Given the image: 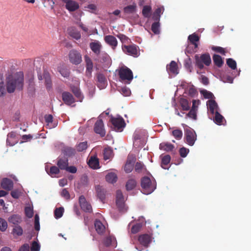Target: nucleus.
Segmentation results:
<instances>
[{"instance_id": "nucleus-35", "label": "nucleus", "mask_w": 251, "mask_h": 251, "mask_svg": "<svg viewBox=\"0 0 251 251\" xmlns=\"http://www.w3.org/2000/svg\"><path fill=\"white\" fill-rule=\"evenodd\" d=\"M201 62L206 66H209L211 62L210 55L208 53L203 54L200 57Z\"/></svg>"}, {"instance_id": "nucleus-28", "label": "nucleus", "mask_w": 251, "mask_h": 251, "mask_svg": "<svg viewBox=\"0 0 251 251\" xmlns=\"http://www.w3.org/2000/svg\"><path fill=\"white\" fill-rule=\"evenodd\" d=\"M11 233L15 237H19L23 235V229L22 227L19 225L15 226L13 228Z\"/></svg>"}, {"instance_id": "nucleus-60", "label": "nucleus", "mask_w": 251, "mask_h": 251, "mask_svg": "<svg viewBox=\"0 0 251 251\" xmlns=\"http://www.w3.org/2000/svg\"><path fill=\"white\" fill-rule=\"evenodd\" d=\"M25 214L28 218H32L33 215V209L30 207H26L25 208Z\"/></svg>"}, {"instance_id": "nucleus-63", "label": "nucleus", "mask_w": 251, "mask_h": 251, "mask_svg": "<svg viewBox=\"0 0 251 251\" xmlns=\"http://www.w3.org/2000/svg\"><path fill=\"white\" fill-rule=\"evenodd\" d=\"M40 245L36 241H33L31 245V251H39Z\"/></svg>"}, {"instance_id": "nucleus-24", "label": "nucleus", "mask_w": 251, "mask_h": 251, "mask_svg": "<svg viewBox=\"0 0 251 251\" xmlns=\"http://www.w3.org/2000/svg\"><path fill=\"white\" fill-rule=\"evenodd\" d=\"M90 48L96 55H99L100 52L101 45L99 42H92L90 44Z\"/></svg>"}, {"instance_id": "nucleus-10", "label": "nucleus", "mask_w": 251, "mask_h": 251, "mask_svg": "<svg viewBox=\"0 0 251 251\" xmlns=\"http://www.w3.org/2000/svg\"><path fill=\"white\" fill-rule=\"evenodd\" d=\"M79 203L82 210L88 213L92 212V208L91 204L86 201L84 196L81 195L79 197Z\"/></svg>"}, {"instance_id": "nucleus-51", "label": "nucleus", "mask_w": 251, "mask_h": 251, "mask_svg": "<svg viewBox=\"0 0 251 251\" xmlns=\"http://www.w3.org/2000/svg\"><path fill=\"white\" fill-rule=\"evenodd\" d=\"M172 134L177 140H180L182 137V131L180 129H175L172 131Z\"/></svg>"}, {"instance_id": "nucleus-15", "label": "nucleus", "mask_w": 251, "mask_h": 251, "mask_svg": "<svg viewBox=\"0 0 251 251\" xmlns=\"http://www.w3.org/2000/svg\"><path fill=\"white\" fill-rule=\"evenodd\" d=\"M0 186L2 188L6 191H10L13 188V182L9 178H3L1 181Z\"/></svg>"}, {"instance_id": "nucleus-64", "label": "nucleus", "mask_w": 251, "mask_h": 251, "mask_svg": "<svg viewBox=\"0 0 251 251\" xmlns=\"http://www.w3.org/2000/svg\"><path fill=\"white\" fill-rule=\"evenodd\" d=\"M21 192L18 190H15L11 192V196L14 199H18L21 196Z\"/></svg>"}, {"instance_id": "nucleus-16", "label": "nucleus", "mask_w": 251, "mask_h": 251, "mask_svg": "<svg viewBox=\"0 0 251 251\" xmlns=\"http://www.w3.org/2000/svg\"><path fill=\"white\" fill-rule=\"evenodd\" d=\"M106 44L109 45L113 50H115L117 46L118 41L116 38L112 35H106L104 37Z\"/></svg>"}, {"instance_id": "nucleus-31", "label": "nucleus", "mask_w": 251, "mask_h": 251, "mask_svg": "<svg viewBox=\"0 0 251 251\" xmlns=\"http://www.w3.org/2000/svg\"><path fill=\"white\" fill-rule=\"evenodd\" d=\"M71 90L74 93L78 100L81 101L83 99V96L81 95L80 89L76 86H72L71 87Z\"/></svg>"}, {"instance_id": "nucleus-59", "label": "nucleus", "mask_w": 251, "mask_h": 251, "mask_svg": "<svg viewBox=\"0 0 251 251\" xmlns=\"http://www.w3.org/2000/svg\"><path fill=\"white\" fill-rule=\"evenodd\" d=\"M189 152V149L184 147L180 148L179 151V153L180 156L183 158L186 157Z\"/></svg>"}, {"instance_id": "nucleus-6", "label": "nucleus", "mask_w": 251, "mask_h": 251, "mask_svg": "<svg viewBox=\"0 0 251 251\" xmlns=\"http://www.w3.org/2000/svg\"><path fill=\"white\" fill-rule=\"evenodd\" d=\"M68 56L70 62L73 64L78 65L82 61L81 54L76 50H71L69 53Z\"/></svg>"}, {"instance_id": "nucleus-30", "label": "nucleus", "mask_w": 251, "mask_h": 251, "mask_svg": "<svg viewBox=\"0 0 251 251\" xmlns=\"http://www.w3.org/2000/svg\"><path fill=\"white\" fill-rule=\"evenodd\" d=\"M8 221L17 226L22 222V218L19 215H13L8 218Z\"/></svg>"}, {"instance_id": "nucleus-49", "label": "nucleus", "mask_w": 251, "mask_h": 251, "mask_svg": "<svg viewBox=\"0 0 251 251\" xmlns=\"http://www.w3.org/2000/svg\"><path fill=\"white\" fill-rule=\"evenodd\" d=\"M136 6L134 5H129L125 7L124 9V12L126 14H131L135 12Z\"/></svg>"}, {"instance_id": "nucleus-57", "label": "nucleus", "mask_w": 251, "mask_h": 251, "mask_svg": "<svg viewBox=\"0 0 251 251\" xmlns=\"http://www.w3.org/2000/svg\"><path fill=\"white\" fill-rule=\"evenodd\" d=\"M141 227L142 225L141 224H136L132 226L131 229V232L133 234H136L140 230Z\"/></svg>"}, {"instance_id": "nucleus-4", "label": "nucleus", "mask_w": 251, "mask_h": 251, "mask_svg": "<svg viewBox=\"0 0 251 251\" xmlns=\"http://www.w3.org/2000/svg\"><path fill=\"white\" fill-rule=\"evenodd\" d=\"M122 50L126 54L137 57L140 55L139 48L136 45H123Z\"/></svg>"}, {"instance_id": "nucleus-45", "label": "nucleus", "mask_w": 251, "mask_h": 251, "mask_svg": "<svg viewBox=\"0 0 251 251\" xmlns=\"http://www.w3.org/2000/svg\"><path fill=\"white\" fill-rule=\"evenodd\" d=\"M151 7L150 6L146 5L143 7L142 10V14L145 17L149 18L150 17L151 12Z\"/></svg>"}, {"instance_id": "nucleus-44", "label": "nucleus", "mask_w": 251, "mask_h": 251, "mask_svg": "<svg viewBox=\"0 0 251 251\" xmlns=\"http://www.w3.org/2000/svg\"><path fill=\"white\" fill-rule=\"evenodd\" d=\"M69 34L71 37L75 39L76 40H78L81 38V34L80 32L75 29H71L69 31Z\"/></svg>"}, {"instance_id": "nucleus-26", "label": "nucleus", "mask_w": 251, "mask_h": 251, "mask_svg": "<svg viewBox=\"0 0 251 251\" xmlns=\"http://www.w3.org/2000/svg\"><path fill=\"white\" fill-rule=\"evenodd\" d=\"M45 120L47 123V126H48L49 128H52L56 126L57 124L53 123V117L51 115H46L45 116Z\"/></svg>"}, {"instance_id": "nucleus-43", "label": "nucleus", "mask_w": 251, "mask_h": 251, "mask_svg": "<svg viewBox=\"0 0 251 251\" xmlns=\"http://www.w3.org/2000/svg\"><path fill=\"white\" fill-rule=\"evenodd\" d=\"M44 77L45 79V84L48 89H49L51 88V80L50 76V75L47 73H45L44 74Z\"/></svg>"}, {"instance_id": "nucleus-47", "label": "nucleus", "mask_w": 251, "mask_h": 251, "mask_svg": "<svg viewBox=\"0 0 251 251\" xmlns=\"http://www.w3.org/2000/svg\"><path fill=\"white\" fill-rule=\"evenodd\" d=\"M64 212V208L62 207L56 208L54 212V217L56 219L61 218Z\"/></svg>"}, {"instance_id": "nucleus-23", "label": "nucleus", "mask_w": 251, "mask_h": 251, "mask_svg": "<svg viewBox=\"0 0 251 251\" xmlns=\"http://www.w3.org/2000/svg\"><path fill=\"white\" fill-rule=\"evenodd\" d=\"M96 190L98 198L101 201H103L104 200L105 198V190L103 188H102V186L100 185H97L96 187Z\"/></svg>"}, {"instance_id": "nucleus-9", "label": "nucleus", "mask_w": 251, "mask_h": 251, "mask_svg": "<svg viewBox=\"0 0 251 251\" xmlns=\"http://www.w3.org/2000/svg\"><path fill=\"white\" fill-rule=\"evenodd\" d=\"M65 4V8L69 12H74L77 10L79 5L77 2L73 0H61Z\"/></svg>"}, {"instance_id": "nucleus-62", "label": "nucleus", "mask_w": 251, "mask_h": 251, "mask_svg": "<svg viewBox=\"0 0 251 251\" xmlns=\"http://www.w3.org/2000/svg\"><path fill=\"white\" fill-rule=\"evenodd\" d=\"M120 92L124 96H128L131 93L130 89L126 87H122Z\"/></svg>"}, {"instance_id": "nucleus-40", "label": "nucleus", "mask_w": 251, "mask_h": 251, "mask_svg": "<svg viewBox=\"0 0 251 251\" xmlns=\"http://www.w3.org/2000/svg\"><path fill=\"white\" fill-rule=\"evenodd\" d=\"M136 185V181L134 179H129L126 184V187L127 191L133 189Z\"/></svg>"}, {"instance_id": "nucleus-25", "label": "nucleus", "mask_w": 251, "mask_h": 251, "mask_svg": "<svg viewBox=\"0 0 251 251\" xmlns=\"http://www.w3.org/2000/svg\"><path fill=\"white\" fill-rule=\"evenodd\" d=\"M88 164L90 167L93 169L99 168V161L97 157H91L88 162Z\"/></svg>"}, {"instance_id": "nucleus-61", "label": "nucleus", "mask_w": 251, "mask_h": 251, "mask_svg": "<svg viewBox=\"0 0 251 251\" xmlns=\"http://www.w3.org/2000/svg\"><path fill=\"white\" fill-rule=\"evenodd\" d=\"M34 228L37 231L40 229L39 217L37 214H36L34 217Z\"/></svg>"}, {"instance_id": "nucleus-11", "label": "nucleus", "mask_w": 251, "mask_h": 251, "mask_svg": "<svg viewBox=\"0 0 251 251\" xmlns=\"http://www.w3.org/2000/svg\"><path fill=\"white\" fill-rule=\"evenodd\" d=\"M95 132L100 134L101 137L105 135V131L104 129V124L101 119H99L96 121L94 128Z\"/></svg>"}, {"instance_id": "nucleus-41", "label": "nucleus", "mask_w": 251, "mask_h": 251, "mask_svg": "<svg viewBox=\"0 0 251 251\" xmlns=\"http://www.w3.org/2000/svg\"><path fill=\"white\" fill-rule=\"evenodd\" d=\"M63 151L64 155L68 156H72L75 153V150L70 147L65 148Z\"/></svg>"}, {"instance_id": "nucleus-36", "label": "nucleus", "mask_w": 251, "mask_h": 251, "mask_svg": "<svg viewBox=\"0 0 251 251\" xmlns=\"http://www.w3.org/2000/svg\"><path fill=\"white\" fill-rule=\"evenodd\" d=\"M195 100L193 101V106L190 111L186 114V117L191 118L193 120L197 119L196 110L195 107Z\"/></svg>"}, {"instance_id": "nucleus-52", "label": "nucleus", "mask_w": 251, "mask_h": 251, "mask_svg": "<svg viewBox=\"0 0 251 251\" xmlns=\"http://www.w3.org/2000/svg\"><path fill=\"white\" fill-rule=\"evenodd\" d=\"M188 39L192 44L195 45V47H197L196 42L199 40V37L197 35L195 34L190 35L188 37Z\"/></svg>"}, {"instance_id": "nucleus-29", "label": "nucleus", "mask_w": 251, "mask_h": 251, "mask_svg": "<svg viewBox=\"0 0 251 251\" xmlns=\"http://www.w3.org/2000/svg\"><path fill=\"white\" fill-rule=\"evenodd\" d=\"M159 148L161 150L170 151L174 149V146L170 143L163 142L159 145Z\"/></svg>"}, {"instance_id": "nucleus-32", "label": "nucleus", "mask_w": 251, "mask_h": 251, "mask_svg": "<svg viewBox=\"0 0 251 251\" xmlns=\"http://www.w3.org/2000/svg\"><path fill=\"white\" fill-rule=\"evenodd\" d=\"M213 60L214 64L218 67H221L224 63L222 58L218 54H214L213 56Z\"/></svg>"}, {"instance_id": "nucleus-56", "label": "nucleus", "mask_w": 251, "mask_h": 251, "mask_svg": "<svg viewBox=\"0 0 251 251\" xmlns=\"http://www.w3.org/2000/svg\"><path fill=\"white\" fill-rule=\"evenodd\" d=\"M7 228V223L3 219L0 218V230L5 231Z\"/></svg>"}, {"instance_id": "nucleus-42", "label": "nucleus", "mask_w": 251, "mask_h": 251, "mask_svg": "<svg viewBox=\"0 0 251 251\" xmlns=\"http://www.w3.org/2000/svg\"><path fill=\"white\" fill-rule=\"evenodd\" d=\"M58 71L61 75L64 77H68L70 75L69 70L66 67L59 68Z\"/></svg>"}, {"instance_id": "nucleus-20", "label": "nucleus", "mask_w": 251, "mask_h": 251, "mask_svg": "<svg viewBox=\"0 0 251 251\" xmlns=\"http://www.w3.org/2000/svg\"><path fill=\"white\" fill-rule=\"evenodd\" d=\"M94 225L96 230L98 234H101L105 231V227L100 220H96Z\"/></svg>"}, {"instance_id": "nucleus-18", "label": "nucleus", "mask_w": 251, "mask_h": 251, "mask_svg": "<svg viewBox=\"0 0 251 251\" xmlns=\"http://www.w3.org/2000/svg\"><path fill=\"white\" fill-rule=\"evenodd\" d=\"M103 244L106 247L111 246L115 248L117 246V241L114 236L109 235L106 237L103 241Z\"/></svg>"}, {"instance_id": "nucleus-7", "label": "nucleus", "mask_w": 251, "mask_h": 251, "mask_svg": "<svg viewBox=\"0 0 251 251\" xmlns=\"http://www.w3.org/2000/svg\"><path fill=\"white\" fill-rule=\"evenodd\" d=\"M116 205L121 212H125L127 209L125 206V200L122 191L118 190L116 192Z\"/></svg>"}, {"instance_id": "nucleus-37", "label": "nucleus", "mask_w": 251, "mask_h": 251, "mask_svg": "<svg viewBox=\"0 0 251 251\" xmlns=\"http://www.w3.org/2000/svg\"><path fill=\"white\" fill-rule=\"evenodd\" d=\"M180 104L183 110L187 111L190 109V105L188 100L184 98L180 100Z\"/></svg>"}, {"instance_id": "nucleus-1", "label": "nucleus", "mask_w": 251, "mask_h": 251, "mask_svg": "<svg viewBox=\"0 0 251 251\" xmlns=\"http://www.w3.org/2000/svg\"><path fill=\"white\" fill-rule=\"evenodd\" d=\"M24 76L23 72H19L6 78V89L9 93H13L15 89L22 90L24 86Z\"/></svg>"}, {"instance_id": "nucleus-50", "label": "nucleus", "mask_w": 251, "mask_h": 251, "mask_svg": "<svg viewBox=\"0 0 251 251\" xmlns=\"http://www.w3.org/2000/svg\"><path fill=\"white\" fill-rule=\"evenodd\" d=\"M226 64L232 70L237 68V64L236 61L232 58H228L226 59Z\"/></svg>"}, {"instance_id": "nucleus-33", "label": "nucleus", "mask_w": 251, "mask_h": 251, "mask_svg": "<svg viewBox=\"0 0 251 251\" xmlns=\"http://www.w3.org/2000/svg\"><path fill=\"white\" fill-rule=\"evenodd\" d=\"M106 180L111 183H114L117 181V176L114 173H109L105 176Z\"/></svg>"}, {"instance_id": "nucleus-54", "label": "nucleus", "mask_w": 251, "mask_h": 251, "mask_svg": "<svg viewBox=\"0 0 251 251\" xmlns=\"http://www.w3.org/2000/svg\"><path fill=\"white\" fill-rule=\"evenodd\" d=\"M159 23L158 22H154L151 25V30L155 34L159 33Z\"/></svg>"}, {"instance_id": "nucleus-46", "label": "nucleus", "mask_w": 251, "mask_h": 251, "mask_svg": "<svg viewBox=\"0 0 251 251\" xmlns=\"http://www.w3.org/2000/svg\"><path fill=\"white\" fill-rule=\"evenodd\" d=\"M200 93L205 99H212L214 98L213 94L211 92L206 90H202L200 91Z\"/></svg>"}, {"instance_id": "nucleus-27", "label": "nucleus", "mask_w": 251, "mask_h": 251, "mask_svg": "<svg viewBox=\"0 0 251 251\" xmlns=\"http://www.w3.org/2000/svg\"><path fill=\"white\" fill-rule=\"evenodd\" d=\"M135 170L138 173L145 174L147 172L145 166L141 162H137L135 165Z\"/></svg>"}, {"instance_id": "nucleus-14", "label": "nucleus", "mask_w": 251, "mask_h": 251, "mask_svg": "<svg viewBox=\"0 0 251 251\" xmlns=\"http://www.w3.org/2000/svg\"><path fill=\"white\" fill-rule=\"evenodd\" d=\"M85 62L86 63V75L88 77H90L92 75V73L93 69V63L91 59L88 56L85 55L84 56Z\"/></svg>"}, {"instance_id": "nucleus-53", "label": "nucleus", "mask_w": 251, "mask_h": 251, "mask_svg": "<svg viewBox=\"0 0 251 251\" xmlns=\"http://www.w3.org/2000/svg\"><path fill=\"white\" fill-rule=\"evenodd\" d=\"M88 147L87 142L80 143L76 146V150L78 151H82Z\"/></svg>"}, {"instance_id": "nucleus-38", "label": "nucleus", "mask_w": 251, "mask_h": 251, "mask_svg": "<svg viewBox=\"0 0 251 251\" xmlns=\"http://www.w3.org/2000/svg\"><path fill=\"white\" fill-rule=\"evenodd\" d=\"M215 117L214 118V122L218 125H222L224 120V117L221 115L218 111H216L215 113Z\"/></svg>"}, {"instance_id": "nucleus-5", "label": "nucleus", "mask_w": 251, "mask_h": 251, "mask_svg": "<svg viewBox=\"0 0 251 251\" xmlns=\"http://www.w3.org/2000/svg\"><path fill=\"white\" fill-rule=\"evenodd\" d=\"M184 140L189 146H193L197 140V134L192 128H189L185 130Z\"/></svg>"}, {"instance_id": "nucleus-55", "label": "nucleus", "mask_w": 251, "mask_h": 251, "mask_svg": "<svg viewBox=\"0 0 251 251\" xmlns=\"http://www.w3.org/2000/svg\"><path fill=\"white\" fill-rule=\"evenodd\" d=\"M211 49L217 52L220 53L223 55H225L226 51L225 49L222 47L218 46H212Z\"/></svg>"}, {"instance_id": "nucleus-48", "label": "nucleus", "mask_w": 251, "mask_h": 251, "mask_svg": "<svg viewBox=\"0 0 251 251\" xmlns=\"http://www.w3.org/2000/svg\"><path fill=\"white\" fill-rule=\"evenodd\" d=\"M133 168V165L132 164V162L128 159L125 166V171L126 173H129L132 171Z\"/></svg>"}, {"instance_id": "nucleus-39", "label": "nucleus", "mask_w": 251, "mask_h": 251, "mask_svg": "<svg viewBox=\"0 0 251 251\" xmlns=\"http://www.w3.org/2000/svg\"><path fill=\"white\" fill-rule=\"evenodd\" d=\"M113 155V150L110 148H106L103 151L104 160L109 159Z\"/></svg>"}, {"instance_id": "nucleus-12", "label": "nucleus", "mask_w": 251, "mask_h": 251, "mask_svg": "<svg viewBox=\"0 0 251 251\" xmlns=\"http://www.w3.org/2000/svg\"><path fill=\"white\" fill-rule=\"evenodd\" d=\"M62 99L65 104L68 105H71L75 102L73 96L68 92H63L62 93Z\"/></svg>"}, {"instance_id": "nucleus-19", "label": "nucleus", "mask_w": 251, "mask_h": 251, "mask_svg": "<svg viewBox=\"0 0 251 251\" xmlns=\"http://www.w3.org/2000/svg\"><path fill=\"white\" fill-rule=\"evenodd\" d=\"M166 69L169 73L176 75L178 73L177 64L175 61H172L169 65H167Z\"/></svg>"}, {"instance_id": "nucleus-21", "label": "nucleus", "mask_w": 251, "mask_h": 251, "mask_svg": "<svg viewBox=\"0 0 251 251\" xmlns=\"http://www.w3.org/2000/svg\"><path fill=\"white\" fill-rule=\"evenodd\" d=\"M68 159L66 157H62L58 158L57 160V165L58 168L61 170H65L66 167L68 166Z\"/></svg>"}, {"instance_id": "nucleus-22", "label": "nucleus", "mask_w": 251, "mask_h": 251, "mask_svg": "<svg viewBox=\"0 0 251 251\" xmlns=\"http://www.w3.org/2000/svg\"><path fill=\"white\" fill-rule=\"evenodd\" d=\"M208 108L210 112L214 114L216 111H217L218 104L214 100H210L207 102Z\"/></svg>"}, {"instance_id": "nucleus-34", "label": "nucleus", "mask_w": 251, "mask_h": 251, "mask_svg": "<svg viewBox=\"0 0 251 251\" xmlns=\"http://www.w3.org/2000/svg\"><path fill=\"white\" fill-rule=\"evenodd\" d=\"M171 161V156L169 155L164 156L161 160V167L164 169H168L167 166L170 163Z\"/></svg>"}, {"instance_id": "nucleus-8", "label": "nucleus", "mask_w": 251, "mask_h": 251, "mask_svg": "<svg viewBox=\"0 0 251 251\" xmlns=\"http://www.w3.org/2000/svg\"><path fill=\"white\" fill-rule=\"evenodd\" d=\"M110 121L114 129L117 131H122L126 126L125 121L122 118L112 117Z\"/></svg>"}, {"instance_id": "nucleus-17", "label": "nucleus", "mask_w": 251, "mask_h": 251, "mask_svg": "<svg viewBox=\"0 0 251 251\" xmlns=\"http://www.w3.org/2000/svg\"><path fill=\"white\" fill-rule=\"evenodd\" d=\"M140 244L145 247H148L151 242V236L148 234L141 235L138 237Z\"/></svg>"}, {"instance_id": "nucleus-3", "label": "nucleus", "mask_w": 251, "mask_h": 251, "mask_svg": "<svg viewBox=\"0 0 251 251\" xmlns=\"http://www.w3.org/2000/svg\"><path fill=\"white\" fill-rule=\"evenodd\" d=\"M118 75L121 81L128 84L133 78L132 71L126 66H122L119 68Z\"/></svg>"}, {"instance_id": "nucleus-2", "label": "nucleus", "mask_w": 251, "mask_h": 251, "mask_svg": "<svg viewBox=\"0 0 251 251\" xmlns=\"http://www.w3.org/2000/svg\"><path fill=\"white\" fill-rule=\"evenodd\" d=\"M141 185L143 193L146 195L151 193L156 189L154 181H152L148 176H144L141 179Z\"/></svg>"}, {"instance_id": "nucleus-13", "label": "nucleus", "mask_w": 251, "mask_h": 251, "mask_svg": "<svg viewBox=\"0 0 251 251\" xmlns=\"http://www.w3.org/2000/svg\"><path fill=\"white\" fill-rule=\"evenodd\" d=\"M97 86L100 89L105 88L107 84V80L104 75L98 73L97 75Z\"/></svg>"}, {"instance_id": "nucleus-58", "label": "nucleus", "mask_w": 251, "mask_h": 251, "mask_svg": "<svg viewBox=\"0 0 251 251\" xmlns=\"http://www.w3.org/2000/svg\"><path fill=\"white\" fill-rule=\"evenodd\" d=\"M59 168L55 166H53L50 168V172L48 173L50 175H57L59 173Z\"/></svg>"}]
</instances>
